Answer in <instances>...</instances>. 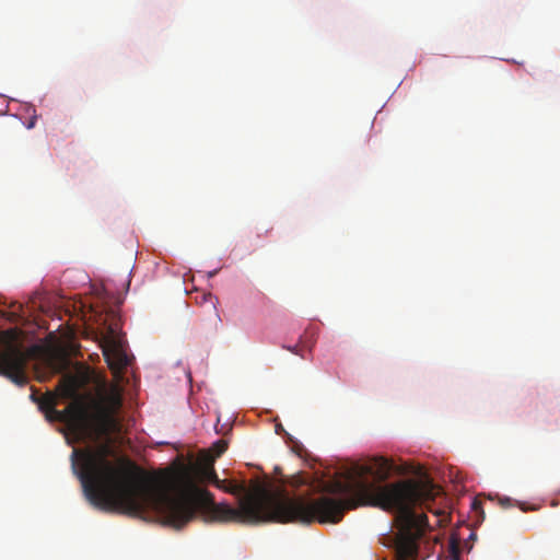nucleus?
I'll list each match as a JSON object with an SVG mask.
<instances>
[{"instance_id": "nucleus-2", "label": "nucleus", "mask_w": 560, "mask_h": 560, "mask_svg": "<svg viewBox=\"0 0 560 560\" xmlns=\"http://www.w3.org/2000/svg\"><path fill=\"white\" fill-rule=\"evenodd\" d=\"M57 402V395L48 392L39 397L37 405L38 408L46 413L48 420L66 422L69 430L79 442L89 443V445L82 448L74 447L71 454L72 470L82 486L81 463H79V456H77L74 452L108 445L112 450V453L107 455L109 462L118 464L125 459H113L115 458V450L108 441L109 434L117 431L119 425L115 417L116 411L121 406L119 395H107L98 400H94L90 407L75 400L63 410H57L55 408Z\"/></svg>"}, {"instance_id": "nucleus-3", "label": "nucleus", "mask_w": 560, "mask_h": 560, "mask_svg": "<svg viewBox=\"0 0 560 560\" xmlns=\"http://www.w3.org/2000/svg\"><path fill=\"white\" fill-rule=\"evenodd\" d=\"M26 355L18 341L14 330L0 331V374L14 384L23 386L27 383L25 373Z\"/></svg>"}, {"instance_id": "nucleus-4", "label": "nucleus", "mask_w": 560, "mask_h": 560, "mask_svg": "<svg viewBox=\"0 0 560 560\" xmlns=\"http://www.w3.org/2000/svg\"><path fill=\"white\" fill-rule=\"evenodd\" d=\"M104 329L100 338V346L108 366L112 370H122L129 364V358L122 346L119 332V317L114 310L106 312Z\"/></svg>"}, {"instance_id": "nucleus-6", "label": "nucleus", "mask_w": 560, "mask_h": 560, "mask_svg": "<svg viewBox=\"0 0 560 560\" xmlns=\"http://www.w3.org/2000/svg\"><path fill=\"white\" fill-rule=\"evenodd\" d=\"M62 398H71L74 395V386L68 381H62L57 387Z\"/></svg>"}, {"instance_id": "nucleus-7", "label": "nucleus", "mask_w": 560, "mask_h": 560, "mask_svg": "<svg viewBox=\"0 0 560 560\" xmlns=\"http://www.w3.org/2000/svg\"><path fill=\"white\" fill-rule=\"evenodd\" d=\"M228 450V442L225 440H219L213 443L210 452L213 453L211 456V462H213L217 457L221 456Z\"/></svg>"}, {"instance_id": "nucleus-9", "label": "nucleus", "mask_w": 560, "mask_h": 560, "mask_svg": "<svg viewBox=\"0 0 560 560\" xmlns=\"http://www.w3.org/2000/svg\"><path fill=\"white\" fill-rule=\"evenodd\" d=\"M289 351H291L292 353L294 354H298V355H301L303 357V354L300 352V349H299V346H293V347H288L287 348Z\"/></svg>"}, {"instance_id": "nucleus-5", "label": "nucleus", "mask_w": 560, "mask_h": 560, "mask_svg": "<svg viewBox=\"0 0 560 560\" xmlns=\"http://www.w3.org/2000/svg\"><path fill=\"white\" fill-rule=\"evenodd\" d=\"M197 476L201 481L211 482L215 487H222V483L225 482V480L218 478L211 459H208L197 468Z\"/></svg>"}, {"instance_id": "nucleus-1", "label": "nucleus", "mask_w": 560, "mask_h": 560, "mask_svg": "<svg viewBox=\"0 0 560 560\" xmlns=\"http://www.w3.org/2000/svg\"><path fill=\"white\" fill-rule=\"evenodd\" d=\"M110 453L108 445L74 452L81 463L83 492L90 503L104 511L131 515L152 512L161 523L176 529L198 514L206 521L223 523L337 524L347 510L372 505L396 512L395 560H417L420 540L430 526L427 515L418 514L412 506H424L434 513L439 517L438 525L444 522V511L432 506L443 493L431 479L380 485L395 469L394 463L383 456L354 464L345 482L331 485L328 491L341 498H291L261 485L248 490L244 483L225 480L218 488L237 497L238 506L233 508L215 503L212 493L200 488L187 474L167 471L158 480H148L130 459L118 464L109 462Z\"/></svg>"}, {"instance_id": "nucleus-8", "label": "nucleus", "mask_w": 560, "mask_h": 560, "mask_svg": "<svg viewBox=\"0 0 560 560\" xmlns=\"http://www.w3.org/2000/svg\"><path fill=\"white\" fill-rule=\"evenodd\" d=\"M481 501H479L478 499H474L471 502V509L476 512H479L481 511Z\"/></svg>"}, {"instance_id": "nucleus-10", "label": "nucleus", "mask_w": 560, "mask_h": 560, "mask_svg": "<svg viewBox=\"0 0 560 560\" xmlns=\"http://www.w3.org/2000/svg\"><path fill=\"white\" fill-rule=\"evenodd\" d=\"M31 398H32V400H33V401H35L36 404L38 402L39 397L37 396V393H36V392H33V393H32Z\"/></svg>"}, {"instance_id": "nucleus-11", "label": "nucleus", "mask_w": 560, "mask_h": 560, "mask_svg": "<svg viewBox=\"0 0 560 560\" xmlns=\"http://www.w3.org/2000/svg\"><path fill=\"white\" fill-rule=\"evenodd\" d=\"M500 503H501L502 506H509L510 505V499L506 498L504 500H501Z\"/></svg>"}]
</instances>
